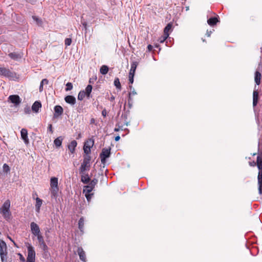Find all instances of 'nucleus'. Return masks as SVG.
I'll return each instance as SVG.
<instances>
[{
	"label": "nucleus",
	"mask_w": 262,
	"mask_h": 262,
	"mask_svg": "<svg viewBox=\"0 0 262 262\" xmlns=\"http://www.w3.org/2000/svg\"><path fill=\"white\" fill-rule=\"evenodd\" d=\"M261 74L258 71H256L254 74V81L257 85L260 83Z\"/></svg>",
	"instance_id": "nucleus-19"
},
{
	"label": "nucleus",
	"mask_w": 262,
	"mask_h": 262,
	"mask_svg": "<svg viewBox=\"0 0 262 262\" xmlns=\"http://www.w3.org/2000/svg\"><path fill=\"white\" fill-rule=\"evenodd\" d=\"M81 182H82L84 184H88L90 180L89 175L88 174H85V173L84 174H81Z\"/></svg>",
	"instance_id": "nucleus-23"
},
{
	"label": "nucleus",
	"mask_w": 262,
	"mask_h": 262,
	"mask_svg": "<svg viewBox=\"0 0 262 262\" xmlns=\"http://www.w3.org/2000/svg\"><path fill=\"white\" fill-rule=\"evenodd\" d=\"M54 117L55 118L58 117L59 116H61L63 112V110L62 107L60 105H56L54 107Z\"/></svg>",
	"instance_id": "nucleus-12"
},
{
	"label": "nucleus",
	"mask_w": 262,
	"mask_h": 262,
	"mask_svg": "<svg viewBox=\"0 0 262 262\" xmlns=\"http://www.w3.org/2000/svg\"><path fill=\"white\" fill-rule=\"evenodd\" d=\"M135 71H136V70H134V69H133L130 68V71H129V75H134Z\"/></svg>",
	"instance_id": "nucleus-46"
},
{
	"label": "nucleus",
	"mask_w": 262,
	"mask_h": 262,
	"mask_svg": "<svg viewBox=\"0 0 262 262\" xmlns=\"http://www.w3.org/2000/svg\"><path fill=\"white\" fill-rule=\"evenodd\" d=\"M21 138L24 140L25 144H28L29 143V140L28 138V131L25 128L21 129L20 131Z\"/></svg>",
	"instance_id": "nucleus-11"
},
{
	"label": "nucleus",
	"mask_w": 262,
	"mask_h": 262,
	"mask_svg": "<svg viewBox=\"0 0 262 262\" xmlns=\"http://www.w3.org/2000/svg\"><path fill=\"white\" fill-rule=\"evenodd\" d=\"M134 75H129V83H133L134 82Z\"/></svg>",
	"instance_id": "nucleus-44"
},
{
	"label": "nucleus",
	"mask_w": 262,
	"mask_h": 262,
	"mask_svg": "<svg viewBox=\"0 0 262 262\" xmlns=\"http://www.w3.org/2000/svg\"><path fill=\"white\" fill-rule=\"evenodd\" d=\"M120 136H116L115 137V140L116 141H119L120 140Z\"/></svg>",
	"instance_id": "nucleus-55"
},
{
	"label": "nucleus",
	"mask_w": 262,
	"mask_h": 262,
	"mask_svg": "<svg viewBox=\"0 0 262 262\" xmlns=\"http://www.w3.org/2000/svg\"><path fill=\"white\" fill-rule=\"evenodd\" d=\"M64 100L67 103L70 104L71 105H74L76 103L75 98L71 95L67 96L64 98Z\"/></svg>",
	"instance_id": "nucleus-14"
},
{
	"label": "nucleus",
	"mask_w": 262,
	"mask_h": 262,
	"mask_svg": "<svg viewBox=\"0 0 262 262\" xmlns=\"http://www.w3.org/2000/svg\"><path fill=\"white\" fill-rule=\"evenodd\" d=\"M95 122V119L94 118H92L90 121L91 124L94 123Z\"/></svg>",
	"instance_id": "nucleus-56"
},
{
	"label": "nucleus",
	"mask_w": 262,
	"mask_h": 262,
	"mask_svg": "<svg viewBox=\"0 0 262 262\" xmlns=\"http://www.w3.org/2000/svg\"><path fill=\"white\" fill-rule=\"evenodd\" d=\"M32 18L34 20H35L36 22V23H37V24L38 25H41L42 21L39 18H38L36 16H32Z\"/></svg>",
	"instance_id": "nucleus-34"
},
{
	"label": "nucleus",
	"mask_w": 262,
	"mask_h": 262,
	"mask_svg": "<svg viewBox=\"0 0 262 262\" xmlns=\"http://www.w3.org/2000/svg\"><path fill=\"white\" fill-rule=\"evenodd\" d=\"M137 93L134 89H133L132 92L129 93V100L131 99V95H136Z\"/></svg>",
	"instance_id": "nucleus-40"
},
{
	"label": "nucleus",
	"mask_w": 262,
	"mask_h": 262,
	"mask_svg": "<svg viewBox=\"0 0 262 262\" xmlns=\"http://www.w3.org/2000/svg\"><path fill=\"white\" fill-rule=\"evenodd\" d=\"M48 130L49 131H50L51 133H53V130H52V124H49V126H48Z\"/></svg>",
	"instance_id": "nucleus-48"
},
{
	"label": "nucleus",
	"mask_w": 262,
	"mask_h": 262,
	"mask_svg": "<svg viewBox=\"0 0 262 262\" xmlns=\"http://www.w3.org/2000/svg\"><path fill=\"white\" fill-rule=\"evenodd\" d=\"M138 63L137 62H133L131 64V69L136 70L137 67Z\"/></svg>",
	"instance_id": "nucleus-42"
},
{
	"label": "nucleus",
	"mask_w": 262,
	"mask_h": 262,
	"mask_svg": "<svg viewBox=\"0 0 262 262\" xmlns=\"http://www.w3.org/2000/svg\"><path fill=\"white\" fill-rule=\"evenodd\" d=\"M43 84H42L41 83L40 84L39 86V91L41 92L43 90Z\"/></svg>",
	"instance_id": "nucleus-52"
},
{
	"label": "nucleus",
	"mask_w": 262,
	"mask_h": 262,
	"mask_svg": "<svg viewBox=\"0 0 262 262\" xmlns=\"http://www.w3.org/2000/svg\"><path fill=\"white\" fill-rule=\"evenodd\" d=\"M8 100L13 103L15 106L18 105L21 103V99L17 95H10L8 97Z\"/></svg>",
	"instance_id": "nucleus-8"
},
{
	"label": "nucleus",
	"mask_w": 262,
	"mask_h": 262,
	"mask_svg": "<svg viewBox=\"0 0 262 262\" xmlns=\"http://www.w3.org/2000/svg\"><path fill=\"white\" fill-rule=\"evenodd\" d=\"M77 253L80 260L83 262H86V255L83 249L81 247H79L77 249Z\"/></svg>",
	"instance_id": "nucleus-13"
},
{
	"label": "nucleus",
	"mask_w": 262,
	"mask_h": 262,
	"mask_svg": "<svg viewBox=\"0 0 262 262\" xmlns=\"http://www.w3.org/2000/svg\"><path fill=\"white\" fill-rule=\"evenodd\" d=\"M62 141V137H59L54 140V143L56 147H59L61 145Z\"/></svg>",
	"instance_id": "nucleus-25"
},
{
	"label": "nucleus",
	"mask_w": 262,
	"mask_h": 262,
	"mask_svg": "<svg viewBox=\"0 0 262 262\" xmlns=\"http://www.w3.org/2000/svg\"><path fill=\"white\" fill-rule=\"evenodd\" d=\"M30 228L32 233L35 236L41 233L38 225L35 223L32 222L30 224Z\"/></svg>",
	"instance_id": "nucleus-10"
},
{
	"label": "nucleus",
	"mask_w": 262,
	"mask_h": 262,
	"mask_svg": "<svg viewBox=\"0 0 262 262\" xmlns=\"http://www.w3.org/2000/svg\"><path fill=\"white\" fill-rule=\"evenodd\" d=\"M42 204V200L39 198H36V204H35V208H36V211L37 212H39L40 211V207Z\"/></svg>",
	"instance_id": "nucleus-20"
},
{
	"label": "nucleus",
	"mask_w": 262,
	"mask_h": 262,
	"mask_svg": "<svg viewBox=\"0 0 262 262\" xmlns=\"http://www.w3.org/2000/svg\"><path fill=\"white\" fill-rule=\"evenodd\" d=\"M147 49H148V51H151L152 50V46L150 45H149L147 46Z\"/></svg>",
	"instance_id": "nucleus-50"
},
{
	"label": "nucleus",
	"mask_w": 262,
	"mask_h": 262,
	"mask_svg": "<svg viewBox=\"0 0 262 262\" xmlns=\"http://www.w3.org/2000/svg\"><path fill=\"white\" fill-rule=\"evenodd\" d=\"M93 194V193H85V196L88 201L91 199Z\"/></svg>",
	"instance_id": "nucleus-41"
},
{
	"label": "nucleus",
	"mask_w": 262,
	"mask_h": 262,
	"mask_svg": "<svg viewBox=\"0 0 262 262\" xmlns=\"http://www.w3.org/2000/svg\"><path fill=\"white\" fill-rule=\"evenodd\" d=\"M93 188H92L89 184L84 186L83 192L84 193H90V192L93 190Z\"/></svg>",
	"instance_id": "nucleus-28"
},
{
	"label": "nucleus",
	"mask_w": 262,
	"mask_h": 262,
	"mask_svg": "<svg viewBox=\"0 0 262 262\" xmlns=\"http://www.w3.org/2000/svg\"><path fill=\"white\" fill-rule=\"evenodd\" d=\"M89 143H90V146H88V145L85 143L83 146L84 152L85 154H86V155H88V154H89V153L90 152L91 148L93 146V145L94 144V141L90 140Z\"/></svg>",
	"instance_id": "nucleus-15"
},
{
	"label": "nucleus",
	"mask_w": 262,
	"mask_h": 262,
	"mask_svg": "<svg viewBox=\"0 0 262 262\" xmlns=\"http://www.w3.org/2000/svg\"><path fill=\"white\" fill-rule=\"evenodd\" d=\"M8 55L11 59L14 60L20 59L23 57V54L21 53H18L16 52L10 53Z\"/></svg>",
	"instance_id": "nucleus-18"
},
{
	"label": "nucleus",
	"mask_w": 262,
	"mask_h": 262,
	"mask_svg": "<svg viewBox=\"0 0 262 262\" xmlns=\"http://www.w3.org/2000/svg\"><path fill=\"white\" fill-rule=\"evenodd\" d=\"M40 248L45 252H46L48 251V247L45 242H42L39 244Z\"/></svg>",
	"instance_id": "nucleus-32"
},
{
	"label": "nucleus",
	"mask_w": 262,
	"mask_h": 262,
	"mask_svg": "<svg viewBox=\"0 0 262 262\" xmlns=\"http://www.w3.org/2000/svg\"><path fill=\"white\" fill-rule=\"evenodd\" d=\"M168 37H166V35H164L163 36H161L159 38V41L161 43H163L165 41V40Z\"/></svg>",
	"instance_id": "nucleus-39"
},
{
	"label": "nucleus",
	"mask_w": 262,
	"mask_h": 262,
	"mask_svg": "<svg viewBox=\"0 0 262 262\" xmlns=\"http://www.w3.org/2000/svg\"><path fill=\"white\" fill-rule=\"evenodd\" d=\"M28 255L26 262H35V252L34 247L29 243H27Z\"/></svg>",
	"instance_id": "nucleus-6"
},
{
	"label": "nucleus",
	"mask_w": 262,
	"mask_h": 262,
	"mask_svg": "<svg viewBox=\"0 0 262 262\" xmlns=\"http://www.w3.org/2000/svg\"><path fill=\"white\" fill-rule=\"evenodd\" d=\"M98 183V180L96 179H94L92 180L90 183L89 185L93 188H94L95 185Z\"/></svg>",
	"instance_id": "nucleus-33"
},
{
	"label": "nucleus",
	"mask_w": 262,
	"mask_h": 262,
	"mask_svg": "<svg viewBox=\"0 0 262 262\" xmlns=\"http://www.w3.org/2000/svg\"><path fill=\"white\" fill-rule=\"evenodd\" d=\"M0 75L7 77H13V73L9 69L0 67Z\"/></svg>",
	"instance_id": "nucleus-9"
},
{
	"label": "nucleus",
	"mask_w": 262,
	"mask_h": 262,
	"mask_svg": "<svg viewBox=\"0 0 262 262\" xmlns=\"http://www.w3.org/2000/svg\"><path fill=\"white\" fill-rule=\"evenodd\" d=\"M92 90V86L91 85H88L85 88V92L86 94L87 97H89L90 94Z\"/></svg>",
	"instance_id": "nucleus-29"
},
{
	"label": "nucleus",
	"mask_w": 262,
	"mask_h": 262,
	"mask_svg": "<svg viewBox=\"0 0 262 262\" xmlns=\"http://www.w3.org/2000/svg\"><path fill=\"white\" fill-rule=\"evenodd\" d=\"M258 93L257 91H254L253 93V105L255 106L258 102Z\"/></svg>",
	"instance_id": "nucleus-22"
},
{
	"label": "nucleus",
	"mask_w": 262,
	"mask_h": 262,
	"mask_svg": "<svg viewBox=\"0 0 262 262\" xmlns=\"http://www.w3.org/2000/svg\"><path fill=\"white\" fill-rule=\"evenodd\" d=\"M249 165L251 166H254L256 165V163H255L254 162H249Z\"/></svg>",
	"instance_id": "nucleus-54"
},
{
	"label": "nucleus",
	"mask_w": 262,
	"mask_h": 262,
	"mask_svg": "<svg viewBox=\"0 0 262 262\" xmlns=\"http://www.w3.org/2000/svg\"><path fill=\"white\" fill-rule=\"evenodd\" d=\"M114 83L116 88L120 90L121 89V85L118 78H116L115 79Z\"/></svg>",
	"instance_id": "nucleus-30"
},
{
	"label": "nucleus",
	"mask_w": 262,
	"mask_h": 262,
	"mask_svg": "<svg viewBox=\"0 0 262 262\" xmlns=\"http://www.w3.org/2000/svg\"><path fill=\"white\" fill-rule=\"evenodd\" d=\"M64 42H65V45L67 46H70L72 43V39L70 38H67L64 40Z\"/></svg>",
	"instance_id": "nucleus-38"
},
{
	"label": "nucleus",
	"mask_w": 262,
	"mask_h": 262,
	"mask_svg": "<svg viewBox=\"0 0 262 262\" xmlns=\"http://www.w3.org/2000/svg\"><path fill=\"white\" fill-rule=\"evenodd\" d=\"M48 82H49V81H48V79H42V80H41V82H40V83H41L42 84H48Z\"/></svg>",
	"instance_id": "nucleus-45"
},
{
	"label": "nucleus",
	"mask_w": 262,
	"mask_h": 262,
	"mask_svg": "<svg viewBox=\"0 0 262 262\" xmlns=\"http://www.w3.org/2000/svg\"><path fill=\"white\" fill-rule=\"evenodd\" d=\"M66 86H67V88H66V91H70L73 89V85H72V83L71 82H68L66 84Z\"/></svg>",
	"instance_id": "nucleus-36"
},
{
	"label": "nucleus",
	"mask_w": 262,
	"mask_h": 262,
	"mask_svg": "<svg viewBox=\"0 0 262 262\" xmlns=\"http://www.w3.org/2000/svg\"><path fill=\"white\" fill-rule=\"evenodd\" d=\"M36 236H37V239L38 241V242L39 244L41 243L42 242H44V239H43V236H42L41 234L40 233L38 235H35Z\"/></svg>",
	"instance_id": "nucleus-35"
},
{
	"label": "nucleus",
	"mask_w": 262,
	"mask_h": 262,
	"mask_svg": "<svg viewBox=\"0 0 262 262\" xmlns=\"http://www.w3.org/2000/svg\"><path fill=\"white\" fill-rule=\"evenodd\" d=\"M86 96L85 92L84 91H80L78 95V99L82 100Z\"/></svg>",
	"instance_id": "nucleus-31"
},
{
	"label": "nucleus",
	"mask_w": 262,
	"mask_h": 262,
	"mask_svg": "<svg viewBox=\"0 0 262 262\" xmlns=\"http://www.w3.org/2000/svg\"><path fill=\"white\" fill-rule=\"evenodd\" d=\"M8 238H9V239L11 242H12L13 243L15 247H18L17 246L16 244L14 242V241H13V239H12L10 237L8 236Z\"/></svg>",
	"instance_id": "nucleus-51"
},
{
	"label": "nucleus",
	"mask_w": 262,
	"mask_h": 262,
	"mask_svg": "<svg viewBox=\"0 0 262 262\" xmlns=\"http://www.w3.org/2000/svg\"><path fill=\"white\" fill-rule=\"evenodd\" d=\"M41 107V104L39 101H35L32 106V110L35 113H38Z\"/></svg>",
	"instance_id": "nucleus-16"
},
{
	"label": "nucleus",
	"mask_w": 262,
	"mask_h": 262,
	"mask_svg": "<svg viewBox=\"0 0 262 262\" xmlns=\"http://www.w3.org/2000/svg\"><path fill=\"white\" fill-rule=\"evenodd\" d=\"M108 71V68L107 66L103 65L100 69V72L102 75H105Z\"/></svg>",
	"instance_id": "nucleus-27"
},
{
	"label": "nucleus",
	"mask_w": 262,
	"mask_h": 262,
	"mask_svg": "<svg viewBox=\"0 0 262 262\" xmlns=\"http://www.w3.org/2000/svg\"><path fill=\"white\" fill-rule=\"evenodd\" d=\"M50 187L52 196L56 197L59 188L58 186V179L56 177H52L50 180Z\"/></svg>",
	"instance_id": "nucleus-5"
},
{
	"label": "nucleus",
	"mask_w": 262,
	"mask_h": 262,
	"mask_svg": "<svg viewBox=\"0 0 262 262\" xmlns=\"http://www.w3.org/2000/svg\"><path fill=\"white\" fill-rule=\"evenodd\" d=\"M10 208V201L9 200H6L0 208V213L7 220H9L11 216Z\"/></svg>",
	"instance_id": "nucleus-2"
},
{
	"label": "nucleus",
	"mask_w": 262,
	"mask_h": 262,
	"mask_svg": "<svg viewBox=\"0 0 262 262\" xmlns=\"http://www.w3.org/2000/svg\"><path fill=\"white\" fill-rule=\"evenodd\" d=\"M77 143L75 140L72 141L71 143L68 145V149L72 154L74 153L75 148L77 146Z\"/></svg>",
	"instance_id": "nucleus-17"
},
{
	"label": "nucleus",
	"mask_w": 262,
	"mask_h": 262,
	"mask_svg": "<svg viewBox=\"0 0 262 262\" xmlns=\"http://www.w3.org/2000/svg\"><path fill=\"white\" fill-rule=\"evenodd\" d=\"M91 159V158L89 155H86L84 157L83 161L79 168L80 174H84L86 171L89 170Z\"/></svg>",
	"instance_id": "nucleus-4"
},
{
	"label": "nucleus",
	"mask_w": 262,
	"mask_h": 262,
	"mask_svg": "<svg viewBox=\"0 0 262 262\" xmlns=\"http://www.w3.org/2000/svg\"><path fill=\"white\" fill-rule=\"evenodd\" d=\"M111 148H103L102 152L100 155L101 163L105 164L106 163V159L110 157Z\"/></svg>",
	"instance_id": "nucleus-7"
},
{
	"label": "nucleus",
	"mask_w": 262,
	"mask_h": 262,
	"mask_svg": "<svg viewBox=\"0 0 262 262\" xmlns=\"http://www.w3.org/2000/svg\"><path fill=\"white\" fill-rule=\"evenodd\" d=\"M114 130H115V132H118V131H119V128H115V129H114Z\"/></svg>",
	"instance_id": "nucleus-57"
},
{
	"label": "nucleus",
	"mask_w": 262,
	"mask_h": 262,
	"mask_svg": "<svg viewBox=\"0 0 262 262\" xmlns=\"http://www.w3.org/2000/svg\"><path fill=\"white\" fill-rule=\"evenodd\" d=\"M211 33L212 32L211 31H209L208 30H207L206 35H207V37H210Z\"/></svg>",
	"instance_id": "nucleus-49"
},
{
	"label": "nucleus",
	"mask_w": 262,
	"mask_h": 262,
	"mask_svg": "<svg viewBox=\"0 0 262 262\" xmlns=\"http://www.w3.org/2000/svg\"><path fill=\"white\" fill-rule=\"evenodd\" d=\"M83 25L85 27H86V24L85 23H83Z\"/></svg>",
	"instance_id": "nucleus-58"
},
{
	"label": "nucleus",
	"mask_w": 262,
	"mask_h": 262,
	"mask_svg": "<svg viewBox=\"0 0 262 262\" xmlns=\"http://www.w3.org/2000/svg\"><path fill=\"white\" fill-rule=\"evenodd\" d=\"M102 115L103 116L105 117L106 115V112L105 110H103L102 112Z\"/></svg>",
	"instance_id": "nucleus-53"
},
{
	"label": "nucleus",
	"mask_w": 262,
	"mask_h": 262,
	"mask_svg": "<svg viewBox=\"0 0 262 262\" xmlns=\"http://www.w3.org/2000/svg\"><path fill=\"white\" fill-rule=\"evenodd\" d=\"M129 88H130V90H132V88H133L132 86V85H130V86H129Z\"/></svg>",
	"instance_id": "nucleus-59"
},
{
	"label": "nucleus",
	"mask_w": 262,
	"mask_h": 262,
	"mask_svg": "<svg viewBox=\"0 0 262 262\" xmlns=\"http://www.w3.org/2000/svg\"><path fill=\"white\" fill-rule=\"evenodd\" d=\"M19 257V259L20 260L23 261V262H25V257L23 256V255L20 254V253H18V254Z\"/></svg>",
	"instance_id": "nucleus-43"
},
{
	"label": "nucleus",
	"mask_w": 262,
	"mask_h": 262,
	"mask_svg": "<svg viewBox=\"0 0 262 262\" xmlns=\"http://www.w3.org/2000/svg\"><path fill=\"white\" fill-rule=\"evenodd\" d=\"M256 165L259 170L257 180L258 185V193L262 194V156L259 155L257 157Z\"/></svg>",
	"instance_id": "nucleus-1"
},
{
	"label": "nucleus",
	"mask_w": 262,
	"mask_h": 262,
	"mask_svg": "<svg viewBox=\"0 0 262 262\" xmlns=\"http://www.w3.org/2000/svg\"><path fill=\"white\" fill-rule=\"evenodd\" d=\"M84 218L83 217H80L78 222V228L81 231H83L84 228Z\"/></svg>",
	"instance_id": "nucleus-26"
},
{
	"label": "nucleus",
	"mask_w": 262,
	"mask_h": 262,
	"mask_svg": "<svg viewBox=\"0 0 262 262\" xmlns=\"http://www.w3.org/2000/svg\"><path fill=\"white\" fill-rule=\"evenodd\" d=\"M7 246L6 243L0 239V256L2 262H7Z\"/></svg>",
	"instance_id": "nucleus-3"
},
{
	"label": "nucleus",
	"mask_w": 262,
	"mask_h": 262,
	"mask_svg": "<svg viewBox=\"0 0 262 262\" xmlns=\"http://www.w3.org/2000/svg\"><path fill=\"white\" fill-rule=\"evenodd\" d=\"M3 171L8 172L10 170L9 166L7 164H4L3 166Z\"/></svg>",
	"instance_id": "nucleus-37"
},
{
	"label": "nucleus",
	"mask_w": 262,
	"mask_h": 262,
	"mask_svg": "<svg viewBox=\"0 0 262 262\" xmlns=\"http://www.w3.org/2000/svg\"><path fill=\"white\" fill-rule=\"evenodd\" d=\"M218 21L219 20L217 18L215 17H211L207 20L208 24L211 26L215 25Z\"/></svg>",
	"instance_id": "nucleus-24"
},
{
	"label": "nucleus",
	"mask_w": 262,
	"mask_h": 262,
	"mask_svg": "<svg viewBox=\"0 0 262 262\" xmlns=\"http://www.w3.org/2000/svg\"><path fill=\"white\" fill-rule=\"evenodd\" d=\"M24 111L26 114H29L30 113V108L29 107L25 108Z\"/></svg>",
	"instance_id": "nucleus-47"
},
{
	"label": "nucleus",
	"mask_w": 262,
	"mask_h": 262,
	"mask_svg": "<svg viewBox=\"0 0 262 262\" xmlns=\"http://www.w3.org/2000/svg\"><path fill=\"white\" fill-rule=\"evenodd\" d=\"M172 24L169 23L167 25L164 30V35H166V37H168L169 36V32L171 30L172 28Z\"/></svg>",
	"instance_id": "nucleus-21"
}]
</instances>
